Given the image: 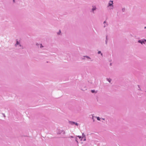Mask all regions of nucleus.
I'll return each instance as SVG.
<instances>
[{
    "label": "nucleus",
    "instance_id": "f257e3e1",
    "mask_svg": "<svg viewBox=\"0 0 146 146\" xmlns=\"http://www.w3.org/2000/svg\"><path fill=\"white\" fill-rule=\"evenodd\" d=\"M113 1L111 0H110L108 3V4L107 6L108 10L109 11H111L114 8V5H113Z\"/></svg>",
    "mask_w": 146,
    "mask_h": 146
},
{
    "label": "nucleus",
    "instance_id": "f03ea898",
    "mask_svg": "<svg viewBox=\"0 0 146 146\" xmlns=\"http://www.w3.org/2000/svg\"><path fill=\"white\" fill-rule=\"evenodd\" d=\"M15 46L19 49H23V46L21 44L19 41L17 40L16 44H15Z\"/></svg>",
    "mask_w": 146,
    "mask_h": 146
},
{
    "label": "nucleus",
    "instance_id": "7ed1b4c3",
    "mask_svg": "<svg viewBox=\"0 0 146 146\" xmlns=\"http://www.w3.org/2000/svg\"><path fill=\"white\" fill-rule=\"evenodd\" d=\"M138 42L141 43V44H145V42H146V39H142L141 40H139L138 41Z\"/></svg>",
    "mask_w": 146,
    "mask_h": 146
},
{
    "label": "nucleus",
    "instance_id": "20e7f679",
    "mask_svg": "<svg viewBox=\"0 0 146 146\" xmlns=\"http://www.w3.org/2000/svg\"><path fill=\"white\" fill-rule=\"evenodd\" d=\"M69 123L71 125H75L76 126H78V124L77 123L72 121H69Z\"/></svg>",
    "mask_w": 146,
    "mask_h": 146
},
{
    "label": "nucleus",
    "instance_id": "39448f33",
    "mask_svg": "<svg viewBox=\"0 0 146 146\" xmlns=\"http://www.w3.org/2000/svg\"><path fill=\"white\" fill-rule=\"evenodd\" d=\"M96 9V8L95 6H93L92 8V9L91 12H92L93 13H94V11H95Z\"/></svg>",
    "mask_w": 146,
    "mask_h": 146
},
{
    "label": "nucleus",
    "instance_id": "423d86ee",
    "mask_svg": "<svg viewBox=\"0 0 146 146\" xmlns=\"http://www.w3.org/2000/svg\"><path fill=\"white\" fill-rule=\"evenodd\" d=\"M58 134H64L65 131L63 130H59V131L57 132Z\"/></svg>",
    "mask_w": 146,
    "mask_h": 146
},
{
    "label": "nucleus",
    "instance_id": "0eeeda50",
    "mask_svg": "<svg viewBox=\"0 0 146 146\" xmlns=\"http://www.w3.org/2000/svg\"><path fill=\"white\" fill-rule=\"evenodd\" d=\"M103 23L104 24V27L105 28L106 27H107L108 25V23L106 22V21H104Z\"/></svg>",
    "mask_w": 146,
    "mask_h": 146
},
{
    "label": "nucleus",
    "instance_id": "6e6552de",
    "mask_svg": "<svg viewBox=\"0 0 146 146\" xmlns=\"http://www.w3.org/2000/svg\"><path fill=\"white\" fill-rule=\"evenodd\" d=\"M36 45L38 46L39 45H40V48H42L43 47V46L42 45V44H38V43H37L36 44Z\"/></svg>",
    "mask_w": 146,
    "mask_h": 146
},
{
    "label": "nucleus",
    "instance_id": "1a4fd4ad",
    "mask_svg": "<svg viewBox=\"0 0 146 146\" xmlns=\"http://www.w3.org/2000/svg\"><path fill=\"white\" fill-rule=\"evenodd\" d=\"M82 135H83V137H82V138H84V141H86V139L85 138L86 137H85V135H84V133H82Z\"/></svg>",
    "mask_w": 146,
    "mask_h": 146
},
{
    "label": "nucleus",
    "instance_id": "9d476101",
    "mask_svg": "<svg viewBox=\"0 0 146 146\" xmlns=\"http://www.w3.org/2000/svg\"><path fill=\"white\" fill-rule=\"evenodd\" d=\"M107 80L110 83L111 81V79H110V78H107Z\"/></svg>",
    "mask_w": 146,
    "mask_h": 146
},
{
    "label": "nucleus",
    "instance_id": "9b49d317",
    "mask_svg": "<svg viewBox=\"0 0 146 146\" xmlns=\"http://www.w3.org/2000/svg\"><path fill=\"white\" fill-rule=\"evenodd\" d=\"M137 86L138 87V90H141L140 86L139 85H137Z\"/></svg>",
    "mask_w": 146,
    "mask_h": 146
},
{
    "label": "nucleus",
    "instance_id": "f8f14e48",
    "mask_svg": "<svg viewBox=\"0 0 146 146\" xmlns=\"http://www.w3.org/2000/svg\"><path fill=\"white\" fill-rule=\"evenodd\" d=\"M84 57H86V58H87L88 59H91V58L89 56H84Z\"/></svg>",
    "mask_w": 146,
    "mask_h": 146
},
{
    "label": "nucleus",
    "instance_id": "ddd939ff",
    "mask_svg": "<svg viewBox=\"0 0 146 146\" xmlns=\"http://www.w3.org/2000/svg\"><path fill=\"white\" fill-rule=\"evenodd\" d=\"M98 54H101V55L102 56V55H103L102 54V53H101V51H98Z\"/></svg>",
    "mask_w": 146,
    "mask_h": 146
},
{
    "label": "nucleus",
    "instance_id": "4468645a",
    "mask_svg": "<svg viewBox=\"0 0 146 146\" xmlns=\"http://www.w3.org/2000/svg\"><path fill=\"white\" fill-rule=\"evenodd\" d=\"M61 33V31L60 30H59V32L57 33V34L58 35H60V33Z\"/></svg>",
    "mask_w": 146,
    "mask_h": 146
},
{
    "label": "nucleus",
    "instance_id": "2eb2a0df",
    "mask_svg": "<svg viewBox=\"0 0 146 146\" xmlns=\"http://www.w3.org/2000/svg\"><path fill=\"white\" fill-rule=\"evenodd\" d=\"M78 140V139L77 138V137H76L75 139V141L77 143H78V142L77 140Z\"/></svg>",
    "mask_w": 146,
    "mask_h": 146
},
{
    "label": "nucleus",
    "instance_id": "dca6fc26",
    "mask_svg": "<svg viewBox=\"0 0 146 146\" xmlns=\"http://www.w3.org/2000/svg\"><path fill=\"white\" fill-rule=\"evenodd\" d=\"M105 42H106V44H107V42H108V39H107V36L106 37V40Z\"/></svg>",
    "mask_w": 146,
    "mask_h": 146
},
{
    "label": "nucleus",
    "instance_id": "f3484780",
    "mask_svg": "<svg viewBox=\"0 0 146 146\" xmlns=\"http://www.w3.org/2000/svg\"><path fill=\"white\" fill-rule=\"evenodd\" d=\"M97 119L98 121H100V118L99 117H97Z\"/></svg>",
    "mask_w": 146,
    "mask_h": 146
},
{
    "label": "nucleus",
    "instance_id": "a211bd4d",
    "mask_svg": "<svg viewBox=\"0 0 146 146\" xmlns=\"http://www.w3.org/2000/svg\"><path fill=\"white\" fill-rule=\"evenodd\" d=\"M91 92L92 93H94L95 92V91L94 90H91Z\"/></svg>",
    "mask_w": 146,
    "mask_h": 146
},
{
    "label": "nucleus",
    "instance_id": "6ab92c4d",
    "mask_svg": "<svg viewBox=\"0 0 146 146\" xmlns=\"http://www.w3.org/2000/svg\"><path fill=\"white\" fill-rule=\"evenodd\" d=\"M122 11L123 12H124L125 11V9L124 8H122Z\"/></svg>",
    "mask_w": 146,
    "mask_h": 146
},
{
    "label": "nucleus",
    "instance_id": "aec40b11",
    "mask_svg": "<svg viewBox=\"0 0 146 146\" xmlns=\"http://www.w3.org/2000/svg\"><path fill=\"white\" fill-rule=\"evenodd\" d=\"M77 137H78L79 139H80L82 137L81 136H77Z\"/></svg>",
    "mask_w": 146,
    "mask_h": 146
},
{
    "label": "nucleus",
    "instance_id": "412c9836",
    "mask_svg": "<svg viewBox=\"0 0 146 146\" xmlns=\"http://www.w3.org/2000/svg\"><path fill=\"white\" fill-rule=\"evenodd\" d=\"M92 119H93V121H94V116L92 115Z\"/></svg>",
    "mask_w": 146,
    "mask_h": 146
},
{
    "label": "nucleus",
    "instance_id": "4be33fe9",
    "mask_svg": "<svg viewBox=\"0 0 146 146\" xmlns=\"http://www.w3.org/2000/svg\"><path fill=\"white\" fill-rule=\"evenodd\" d=\"M13 3H15V0H13Z\"/></svg>",
    "mask_w": 146,
    "mask_h": 146
},
{
    "label": "nucleus",
    "instance_id": "5701e85b",
    "mask_svg": "<svg viewBox=\"0 0 146 146\" xmlns=\"http://www.w3.org/2000/svg\"><path fill=\"white\" fill-rule=\"evenodd\" d=\"M70 138H73L74 137L73 136H70Z\"/></svg>",
    "mask_w": 146,
    "mask_h": 146
},
{
    "label": "nucleus",
    "instance_id": "b1692460",
    "mask_svg": "<svg viewBox=\"0 0 146 146\" xmlns=\"http://www.w3.org/2000/svg\"><path fill=\"white\" fill-rule=\"evenodd\" d=\"M102 119L104 120H105V119L104 118H102Z\"/></svg>",
    "mask_w": 146,
    "mask_h": 146
},
{
    "label": "nucleus",
    "instance_id": "393cba45",
    "mask_svg": "<svg viewBox=\"0 0 146 146\" xmlns=\"http://www.w3.org/2000/svg\"><path fill=\"white\" fill-rule=\"evenodd\" d=\"M144 29H146V27H144Z\"/></svg>",
    "mask_w": 146,
    "mask_h": 146
}]
</instances>
